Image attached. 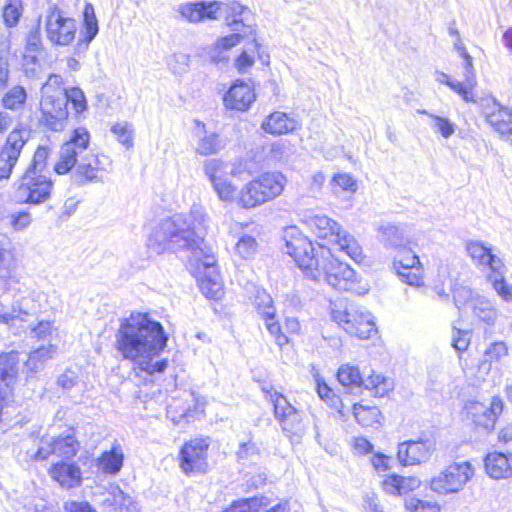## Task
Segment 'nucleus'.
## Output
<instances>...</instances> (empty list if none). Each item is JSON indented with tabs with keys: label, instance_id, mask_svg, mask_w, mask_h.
<instances>
[{
	"label": "nucleus",
	"instance_id": "nucleus-1",
	"mask_svg": "<svg viewBox=\"0 0 512 512\" xmlns=\"http://www.w3.org/2000/svg\"><path fill=\"white\" fill-rule=\"evenodd\" d=\"M167 341L168 335L160 322L152 319L148 313L134 312L120 320L115 334V349L124 360L153 375L167 368V359H159Z\"/></svg>",
	"mask_w": 512,
	"mask_h": 512
},
{
	"label": "nucleus",
	"instance_id": "nucleus-2",
	"mask_svg": "<svg viewBox=\"0 0 512 512\" xmlns=\"http://www.w3.org/2000/svg\"><path fill=\"white\" fill-rule=\"evenodd\" d=\"M320 254L315 253L312 242L295 228L285 232V252L290 255L304 275L315 282H326L339 291H349L356 282V272L338 260L331 248L319 244Z\"/></svg>",
	"mask_w": 512,
	"mask_h": 512
},
{
	"label": "nucleus",
	"instance_id": "nucleus-3",
	"mask_svg": "<svg viewBox=\"0 0 512 512\" xmlns=\"http://www.w3.org/2000/svg\"><path fill=\"white\" fill-rule=\"evenodd\" d=\"M208 216L201 205L194 204L189 213H179L164 219L150 235L149 249L156 253L190 251L196 260L205 254L204 232Z\"/></svg>",
	"mask_w": 512,
	"mask_h": 512
},
{
	"label": "nucleus",
	"instance_id": "nucleus-4",
	"mask_svg": "<svg viewBox=\"0 0 512 512\" xmlns=\"http://www.w3.org/2000/svg\"><path fill=\"white\" fill-rule=\"evenodd\" d=\"M73 168L71 179L78 186L96 182L98 172L103 170L101 158L90 149V133L84 127L71 132L69 139L61 145L53 167L59 175L67 174Z\"/></svg>",
	"mask_w": 512,
	"mask_h": 512
},
{
	"label": "nucleus",
	"instance_id": "nucleus-5",
	"mask_svg": "<svg viewBox=\"0 0 512 512\" xmlns=\"http://www.w3.org/2000/svg\"><path fill=\"white\" fill-rule=\"evenodd\" d=\"M307 224L315 236L327 241L331 245V251L345 253L355 262L362 260V248L357 240L349 233L341 231L337 222L325 215H314L309 217ZM326 247V244H324Z\"/></svg>",
	"mask_w": 512,
	"mask_h": 512
},
{
	"label": "nucleus",
	"instance_id": "nucleus-6",
	"mask_svg": "<svg viewBox=\"0 0 512 512\" xmlns=\"http://www.w3.org/2000/svg\"><path fill=\"white\" fill-rule=\"evenodd\" d=\"M286 182V177L282 173H264L259 179L249 182L241 189L237 203L246 209L259 206L279 196Z\"/></svg>",
	"mask_w": 512,
	"mask_h": 512
},
{
	"label": "nucleus",
	"instance_id": "nucleus-7",
	"mask_svg": "<svg viewBox=\"0 0 512 512\" xmlns=\"http://www.w3.org/2000/svg\"><path fill=\"white\" fill-rule=\"evenodd\" d=\"M337 380L347 389V392L354 393L364 387L374 392L375 396L382 397L392 389V382L381 374H369L364 376L358 367L349 364L341 365L337 372Z\"/></svg>",
	"mask_w": 512,
	"mask_h": 512
},
{
	"label": "nucleus",
	"instance_id": "nucleus-8",
	"mask_svg": "<svg viewBox=\"0 0 512 512\" xmlns=\"http://www.w3.org/2000/svg\"><path fill=\"white\" fill-rule=\"evenodd\" d=\"M46 38L53 45L67 46L73 42L77 32V22L61 10L57 4H50L44 15Z\"/></svg>",
	"mask_w": 512,
	"mask_h": 512
},
{
	"label": "nucleus",
	"instance_id": "nucleus-9",
	"mask_svg": "<svg viewBox=\"0 0 512 512\" xmlns=\"http://www.w3.org/2000/svg\"><path fill=\"white\" fill-rule=\"evenodd\" d=\"M53 190V181L43 173L26 170L16 189L15 198L19 203L39 205L47 201Z\"/></svg>",
	"mask_w": 512,
	"mask_h": 512
},
{
	"label": "nucleus",
	"instance_id": "nucleus-10",
	"mask_svg": "<svg viewBox=\"0 0 512 512\" xmlns=\"http://www.w3.org/2000/svg\"><path fill=\"white\" fill-rule=\"evenodd\" d=\"M331 318L349 335L359 339H369L377 333V328L370 312H363L353 307L332 309Z\"/></svg>",
	"mask_w": 512,
	"mask_h": 512
},
{
	"label": "nucleus",
	"instance_id": "nucleus-11",
	"mask_svg": "<svg viewBox=\"0 0 512 512\" xmlns=\"http://www.w3.org/2000/svg\"><path fill=\"white\" fill-rule=\"evenodd\" d=\"M473 475L474 469L470 462H453L431 479L430 488L434 492L444 495L457 493L463 489Z\"/></svg>",
	"mask_w": 512,
	"mask_h": 512
},
{
	"label": "nucleus",
	"instance_id": "nucleus-12",
	"mask_svg": "<svg viewBox=\"0 0 512 512\" xmlns=\"http://www.w3.org/2000/svg\"><path fill=\"white\" fill-rule=\"evenodd\" d=\"M31 137V129L19 124L7 136L0 150V180L9 179L21 152Z\"/></svg>",
	"mask_w": 512,
	"mask_h": 512
},
{
	"label": "nucleus",
	"instance_id": "nucleus-13",
	"mask_svg": "<svg viewBox=\"0 0 512 512\" xmlns=\"http://www.w3.org/2000/svg\"><path fill=\"white\" fill-rule=\"evenodd\" d=\"M263 391L269 396L274 407L275 418L279 421L283 432L288 437L301 436L304 431V425L300 412L294 408L287 399L277 391L263 388Z\"/></svg>",
	"mask_w": 512,
	"mask_h": 512
},
{
	"label": "nucleus",
	"instance_id": "nucleus-14",
	"mask_svg": "<svg viewBox=\"0 0 512 512\" xmlns=\"http://www.w3.org/2000/svg\"><path fill=\"white\" fill-rule=\"evenodd\" d=\"M79 442L72 431L58 437H43L35 453V460H46L50 455L63 459H72L78 449Z\"/></svg>",
	"mask_w": 512,
	"mask_h": 512
},
{
	"label": "nucleus",
	"instance_id": "nucleus-15",
	"mask_svg": "<svg viewBox=\"0 0 512 512\" xmlns=\"http://www.w3.org/2000/svg\"><path fill=\"white\" fill-rule=\"evenodd\" d=\"M21 361L18 351L0 354V423L4 422V402L11 394L12 387L17 381Z\"/></svg>",
	"mask_w": 512,
	"mask_h": 512
},
{
	"label": "nucleus",
	"instance_id": "nucleus-16",
	"mask_svg": "<svg viewBox=\"0 0 512 512\" xmlns=\"http://www.w3.org/2000/svg\"><path fill=\"white\" fill-rule=\"evenodd\" d=\"M65 97L42 96L40 101L41 124L53 132L63 131L68 124V109Z\"/></svg>",
	"mask_w": 512,
	"mask_h": 512
},
{
	"label": "nucleus",
	"instance_id": "nucleus-17",
	"mask_svg": "<svg viewBox=\"0 0 512 512\" xmlns=\"http://www.w3.org/2000/svg\"><path fill=\"white\" fill-rule=\"evenodd\" d=\"M209 444L203 439H193L186 442L179 453L180 467L189 475L204 473L208 467L207 451Z\"/></svg>",
	"mask_w": 512,
	"mask_h": 512
},
{
	"label": "nucleus",
	"instance_id": "nucleus-18",
	"mask_svg": "<svg viewBox=\"0 0 512 512\" xmlns=\"http://www.w3.org/2000/svg\"><path fill=\"white\" fill-rule=\"evenodd\" d=\"M228 164L220 159H208L204 162L203 170L211 182L219 199L231 202L236 199V187L225 176Z\"/></svg>",
	"mask_w": 512,
	"mask_h": 512
},
{
	"label": "nucleus",
	"instance_id": "nucleus-19",
	"mask_svg": "<svg viewBox=\"0 0 512 512\" xmlns=\"http://www.w3.org/2000/svg\"><path fill=\"white\" fill-rule=\"evenodd\" d=\"M198 270V283L202 293L209 299H218L222 294L220 276L213 255L205 253L195 260Z\"/></svg>",
	"mask_w": 512,
	"mask_h": 512
},
{
	"label": "nucleus",
	"instance_id": "nucleus-20",
	"mask_svg": "<svg viewBox=\"0 0 512 512\" xmlns=\"http://www.w3.org/2000/svg\"><path fill=\"white\" fill-rule=\"evenodd\" d=\"M436 450L431 438H419L399 443L397 458L401 465L410 466L427 462Z\"/></svg>",
	"mask_w": 512,
	"mask_h": 512
},
{
	"label": "nucleus",
	"instance_id": "nucleus-21",
	"mask_svg": "<svg viewBox=\"0 0 512 512\" xmlns=\"http://www.w3.org/2000/svg\"><path fill=\"white\" fill-rule=\"evenodd\" d=\"M465 408L475 425L490 431L503 411V401L499 397H493L489 407L478 401H470Z\"/></svg>",
	"mask_w": 512,
	"mask_h": 512
},
{
	"label": "nucleus",
	"instance_id": "nucleus-22",
	"mask_svg": "<svg viewBox=\"0 0 512 512\" xmlns=\"http://www.w3.org/2000/svg\"><path fill=\"white\" fill-rule=\"evenodd\" d=\"M225 12L226 24L233 31H243L244 34H252L254 19L251 10L237 1L222 3L221 9Z\"/></svg>",
	"mask_w": 512,
	"mask_h": 512
},
{
	"label": "nucleus",
	"instance_id": "nucleus-23",
	"mask_svg": "<svg viewBox=\"0 0 512 512\" xmlns=\"http://www.w3.org/2000/svg\"><path fill=\"white\" fill-rule=\"evenodd\" d=\"M253 87L249 83L236 81L224 96V105L227 109L246 111L255 101Z\"/></svg>",
	"mask_w": 512,
	"mask_h": 512
},
{
	"label": "nucleus",
	"instance_id": "nucleus-24",
	"mask_svg": "<svg viewBox=\"0 0 512 512\" xmlns=\"http://www.w3.org/2000/svg\"><path fill=\"white\" fill-rule=\"evenodd\" d=\"M195 123L197 126L196 153L201 156H209L217 154L225 148L226 142L219 134L208 131L206 125L199 120H196Z\"/></svg>",
	"mask_w": 512,
	"mask_h": 512
},
{
	"label": "nucleus",
	"instance_id": "nucleus-25",
	"mask_svg": "<svg viewBox=\"0 0 512 512\" xmlns=\"http://www.w3.org/2000/svg\"><path fill=\"white\" fill-rule=\"evenodd\" d=\"M221 9V2L200 1L196 3H185L179 6V13L189 22L198 23L204 19H217V14Z\"/></svg>",
	"mask_w": 512,
	"mask_h": 512
},
{
	"label": "nucleus",
	"instance_id": "nucleus-26",
	"mask_svg": "<svg viewBox=\"0 0 512 512\" xmlns=\"http://www.w3.org/2000/svg\"><path fill=\"white\" fill-rule=\"evenodd\" d=\"M49 475L63 488H75L81 485L82 473L76 463L60 461L49 469Z\"/></svg>",
	"mask_w": 512,
	"mask_h": 512
},
{
	"label": "nucleus",
	"instance_id": "nucleus-27",
	"mask_svg": "<svg viewBox=\"0 0 512 512\" xmlns=\"http://www.w3.org/2000/svg\"><path fill=\"white\" fill-rule=\"evenodd\" d=\"M494 108L486 113L487 122L498 132L504 140L512 145V110L500 105L495 100Z\"/></svg>",
	"mask_w": 512,
	"mask_h": 512
},
{
	"label": "nucleus",
	"instance_id": "nucleus-28",
	"mask_svg": "<svg viewBox=\"0 0 512 512\" xmlns=\"http://www.w3.org/2000/svg\"><path fill=\"white\" fill-rule=\"evenodd\" d=\"M466 250L477 266L488 267L490 272L504 268L502 260L480 241H469L466 245Z\"/></svg>",
	"mask_w": 512,
	"mask_h": 512
},
{
	"label": "nucleus",
	"instance_id": "nucleus-29",
	"mask_svg": "<svg viewBox=\"0 0 512 512\" xmlns=\"http://www.w3.org/2000/svg\"><path fill=\"white\" fill-rule=\"evenodd\" d=\"M300 127L299 122L288 114L275 111L265 118L261 128L272 135L288 134Z\"/></svg>",
	"mask_w": 512,
	"mask_h": 512
},
{
	"label": "nucleus",
	"instance_id": "nucleus-30",
	"mask_svg": "<svg viewBox=\"0 0 512 512\" xmlns=\"http://www.w3.org/2000/svg\"><path fill=\"white\" fill-rule=\"evenodd\" d=\"M485 469L491 478H508L512 474V454L489 453L485 458Z\"/></svg>",
	"mask_w": 512,
	"mask_h": 512
},
{
	"label": "nucleus",
	"instance_id": "nucleus-31",
	"mask_svg": "<svg viewBox=\"0 0 512 512\" xmlns=\"http://www.w3.org/2000/svg\"><path fill=\"white\" fill-rule=\"evenodd\" d=\"M98 31L99 27L94 7L88 3L83 10V30L80 32V38L77 42L78 51L87 50L91 41L98 34Z\"/></svg>",
	"mask_w": 512,
	"mask_h": 512
},
{
	"label": "nucleus",
	"instance_id": "nucleus-32",
	"mask_svg": "<svg viewBox=\"0 0 512 512\" xmlns=\"http://www.w3.org/2000/svg\"><path fill=\"white\" fill-rule=\"evenodd\" d=\"M420 484L421 481L417 477L393 474L383 481V489L389 494L402 495L415 490Z\"/></svg>",
	"mask_w": 512,
	"mask_h": 512
},
{
	"label": "nucleus",
	"instance_id": "nucleus-33",
	"mask_svg": "<svg viewBox=\"0 0 512 512\" xmlns=\"http://www.w3.org/2000/svg\"><path fill=\"white\" fill-rule=\"evenodd\" d=\"M470 309L473 317L478 321L489 326L495 325L498 318V310L487 297L480 295L475 299Z\"/></svg>",
	"mask_w": 512,
	"mask_h": 512
},
{
	"label": "nucleus",
	"instance_id": "nucleus-34",
	"mask_svg": "<svg viewBox=\"0 0 512 512\" xmlns=\"http://www.w3.org/2000/svg\"><path fill=\"white\" fill-rule=\"evenodd\" d=\"M124 455L119 444H114L109 451H105L98 459L99 468L107 474H117L123 466Z\"/></svg>",
	"mask_w": 512,
	"mask_h": 512
},
{
	"label": "nucleus",
	"instance_id": "nucleus-35",
	"mask_svg": "<svg viewBox=\"0 0 512 512\" xmlns=\"http://www.w3.org/2000/svg\"><path fill=\"white\" fill-rule=\"evenodd\" d=\"M380 242L386 247L396 251L405 249L406 242L403 231L395 225H385L379 228Z\"/></svg>",
	"mask_w": 512,
	"mask_h": 512
},
{
	"label": "nucleus",
	"instance_id": "nucleus-36",
	"mask_svg": "<svg viewBox=\"0 0 512 512\" xmlns=\"http://www.w3.org/2000/svg\"><path fill=\"white\" fill-rule=\"evenodd\" d=\"M9 241L7 237L0 234V283L2 288H6L7 281L12 274L13 254L8 248Z\"/></svg>",
	"mask_w": 512,
	"mask_h": 512
},
{
	"label": "nucleus",
	"instance_id": "nucleus-37",
	"mask_svg": "<svg viewBox=\"0 0 512 512\" xmlns=\"http://www.w3.org/2000/svg\"><path fill=\"white\" fill-rule=\"evenodd\" d=\"M353 414L356 421L363 427H374L380 423L381 411L376 406L353 405Z\"/></svg>",
	"mask_w": 512,
	"mask_h": 512
},
{
	"label": "nucleus",
	"instance_id": "nucleus-38",
	"mask_svg": "<svg viewBox=\"0 0 512 512\" xmlns=\"http://www.w3.org/2000/svg\"><path fill=\"white\" fill-rule=\"evenodd\" d=\"M506 268L498 269V271L490 272L487 275L488 281L491 283L495 292L506 302H512V284H508L505 280Z\"/></svg>",
	"mask_w": 512,
	"mask_h": 512
},
{
	"label": "nucleus",
	"instance_id": "nucleus-39",
	"mask_svg": "<svg viewBox=\"0 0 512 512\" xmlns=\"http://www.w3.org/2000/svg\"><path fill=\"white\" fill-rule=\"evenodd\" d=\"M269 505V499L265 496L245 498L234 501L230 507L222 512H259L261 508Z\"/></svg>",
	"mask_w": 512,
	"mask_h": 512
},
{
	"label": "nucleus",
	"instance_id": "nucleus-40",
	"mask_svg": "<svg viewBox=\"0 0 512 512\" xmlns=\"http://www.w3.org/2000/svg\"><path fill=\"white\" fill-rule=\"evenodd\" d=\"M56 353V347L53 345L42 346L29 354L28 359L25 362L27 369L31 372H37L40 370L44 363L51 359Z\"/></svg>",
	"mask_w": 512,
	"mask_h": 512
},
{
	"label": "nucleus",
	"instance_id": "nucleus-41",
	"mask_svg": "<svg viewBox=\"0 0 512 512\" xmlns=\"http://www.w3.org/2000/svg\"><path fill=\"white\" fill-rule=\"evenodd\" d=\"M27 100V91L23 86L16 85L9 89L2 97V106L5 109L17 111L24 107Z\"/></svg>",
	"mask_w": 512,
	"mask_h": 512
},
{
	"label": "nucleus",
	"instance_id": "nucleus-42",
	"mask_svg": "<svg viewBox=\"0 0 512 512\" xmlns=\"http://www.w3.org/2000/svg\"><path fill=\"white\" fill-rule=\"evenodd\" d=\"M453 301L455 306L461 310L463 308H471L475 299L480 296L471 287L463 284H455L453 288Z\"/></svg>",
	"mask_w": 512,
	"mask_h": 512
},
{
	"label": "nucleus",
	"instance_id": "nucleus-43",
	"mask_svg": "<svg viewBox=\"0 0 512 512\" xmlns=\"http://www.w3.org/2000/svg\"><path fill=\"white\" fill-rule=\"evenodd\" d=\"M23 13L22 0H6L3 6L2 17L6 27H16Z\"/></svg>",
	"mask_w": 512,
	"mask_h": 512
},
{
	"label": "nucleus",
	"instance_id": "nucleus-44",
	"mask_svg": "<svg viewBox=\"0 0 512 512\" xmlns=\"http://www.w3.org/2000/svg\"><path fill=\"white\" fill-rule=\"evenodd\" d=\"M399 253L403 254L402 256H396L394 258L392 269H416V271H419L421 268V262L419 260V257L414 254L410 249H407L405 246V249H401L398 251Z\"/></svg>",
	"mask_w": 512,
	"mask_h": 512
},
{
	"label": "nucleus",
	"instance_id": "nucleus-45",
	"mask_svg": "<svg viewBox=\"0 0 512 512\" xmlns=\"http://www.w3.org/2000/svg\"><path fill=\"white\" fill-rule=\"evenodd\" d=\"M40 22L41 17L38 18L37 22L29 29L25 36V51L40 53L43 50L42 37L40 33Z\"/></svg>",
	"mask_w": 512,
	"mask_h": 512
},
{
	"label": "nucleus",
	"instance_id": "nucleus-46",
	"mask_svg": "<svg viewBox=\"0 0 512 512\" xmlns=\"http://www.w3.org/2000/svg\"><path fill=\"white\" fill-rule=\"evenodd\" d=\"M67 88L63 87V79L58 74H50L47 81L43 84L42 96H52L54 98L65 97Z\"/></svg>",
	"mask_w": 512,
	"mask_h": 512
},
{
	"label": "nucleus",
	"instance_id": "nucleus-47",
	"mask_svg": "<svg viewBox=\"0 0 512 512\" xmlns=\"http://www.w3.org/2000/svg\"><path fill=\"white\" fill-rule=\"evenodd\" d=\"M65 106L71 103L76 114H81L87 109V100L84 92L79 87L68 88L65 93Z\"/></svg>",
	"mask_w": 512,
	"mask_h": 512
},
{
	"label": "nucleus",
	"instance_id": "nucleus-48",
	"mask_svg": "<svg viewBox=\"0 0 512 512\" xmlns=\"http://www.w3.org/2000/svg\"><path fill=\"white\" fill-rule=\"evenodd\" d=\"M258 243L256 239L250 235H243L236 243L235 249L237 254L243 259L251 258L257 251Z\"/></svg>",
	"mask_w": 512,
	"mask_h": 512
},
{
	"label": "nucleus",
	"instance_id": "nucleus-49",
	"mask_svg": "<svg viewBox=\"0 0 512 512\" xmlns=\"http://www.w3.org/2000/svg\"><path fill=\"white\" fill-rule=\"evenodd\" d=\"M255 307L258 313L263 317L275 316V308L273 306V300L269 294L265 291H257L255 296Z\"/></svg>",
	"mask_w": 512,
	"mask_h": 512
},
{
	"label": "nucleus",
	"instance_id": "nucleus-50",
	"mask_svg": "<svg viewBox=\"0 0 512 512\" xmlns=\"http://www.w3.org/2000/svg\"><path fill=\"white\" fill-rule=\"evenodd\" d=\"M49 155H50L49 147L40 145L36 149L33 159L26 170H32L33 172L44 174Z\"/></svg>",
	"mask_w": 512,
	"mask_h": 512
},
{
	"label": "nucleus",
	"instance_id": "nucleus-51",
	"mask_svg": "<svg viewBox=\"0 0 512 512\" xmlns=\"http://www.w3.org/2000/svg\"><path fill=\"white\" fill-rule=\"evenodd\" d=\"M111 131L117 136L118 141L131 148L133 146V129L128 122L116 123L111 127Z\"/></svg>",
	"mask_w": 512,
	"mask_h": 512
},
{
	"label": "nucleus",
	"instance_id": "nucleus-52",
	"mask_svg": "<svg viewBox=\"0 0 512 512\" xmlns=\"http://www.w3.org/2000/svg\"><path fill=\"white\" fill-rule=\"evenodd\" d=\"M508 347L503 341H496L491 343L484 352L486 362H497L503 357L507 356Z\"/></svg>",
	"mask_w": 512,
	"mask_h": 512
},
{
	"label": "nucleus",
	"instance_id": "nucleus-53",
	"mask_svg": "<svg viewBox=\"0 0 512 512\" xmlns=\"http://www.w3.org/2000/svg\"><path fill=\"white\" fill-rule=\"evenodd\" d=\"M471 341V331L462 330L453 327L452 330V346L458 352H464L468 349Z\"/></svg>",
	"mask_w": 512,
	"mask_h": 512
},
{
	"label": "nucleus",
	"instance_id": "nucleus-54",
	"mask_svg": "<svg viewBox=\"0 0 512 512\" xmlns=\"http://www.w3.org/2000/svg\"><path fill=\"white\" fill-rule=\"evenodd\" d=\"M265 326L269 334L274 338L275 343L282 347L288 343V338L281 331V327L278 321L275 320V316L265 317Z\"/></svg>",
	"mask_w": 512,
	"mask_h": 512
},
{
	"label": "nucleus",
	"instance_id": "nucleus-55",
	"mask_svg": "<svg viewBox=\"0 0 512 512\" xmlns=\"http://www.w3.org/2000/svg\"><path fill=\"white\" fill-rule=\"evenodd\" d=\"M434 120L433 127L444 137L449 138L454 134L456 125L452 123L448 118L441 117L435 114H429Z\"/></svg>",
	"mask_w": 512,
	"mask_h": 512
},
{
	"label": "nucleus",
	"instance_id": "nucleus-56",
	"mask_svg": "<svg viewBox=\"0 0 512 512\" xmlns=\"http://www.w3.org/2000/svg\"><path fill=\"white\" fill-rule=\"evenodd\" d=\"M407 508L412 512H440V506L436 502L411 498L407 502Z\"/></svg>",
	"mask_w": 512,
	"mask_h": 512
},
{
	"label": "nucleus",
	"instance_id": "nucleus-57",
	"mask_svg": "<svg viewBox=\"0 0 512 512\" xmlns=\"http://www.w3.org/2000/svg\"><path fill=\"white\" fill-rule=\"evenodd\" d=\"M393 270L402 282L407 283L410 286L420 287L424 284L422 276L419 274V271H416V269L405 270L401 268Z\"/></svg>",
	"mask_w": 512,
	"mask_h": 512
},
{
	"label": "nucleus",
	"instance_id": "nucleus-58",
	"mask_svg": "<svg viewBox=\"0 0 512 512\" xmlns=\"http://www.w3.org/2000/svg\"><path fill=\"white\" fill-rule=\"evenodd\" d=\"M332 181L344 191L355 192L357 190L356 180L347 173L335 174Z\"/></svg>",
	"mask_w": 512,
	"mask_h": 512
},
{
	"label": "nucleus",
	"instance_id": "nucleus-59",
	"mask_svg": "<svg viewBox=\"0 0 512 512\" xmlns=\"http://www.w3.org/2000/svg\"><path fill=\"white\" fill-rule=\"evenodd\" d=\"M246 35L247 34H244L243 31H234V33L219 39L215 43L216 51H218L220 48H223V50H226L228 52V50L236 46L241 41V39Z\"/></svg>",
	"mask_w": 512,
	"mask_h": 512
},
{
	"label": "nucleus",
	"instance_id": "nucleus-60",
	"mask_svg": "<svg viewBox=\"0 0 512 512\" xmlns=\"http://www.w3.org/2000/svg\"><path fill=\"white\" fill-rule=\"evenodd\" d=\"M28 313L21 309L16 310L15 308L11 312L0 311V323L8 326L14 325L16 321H25Z\"/></svg>",
	"mask_w": 512,
	"mask_h": 512
},
{
	"label": "nucleus",
	"instance_id": "nucleus-61",
	"mask_svg": "<svg viewBox=\"0 0 512 512\" xmlns=\"http://www.w3.org/2000/svg\"><path fill=\"white\" fill-rule=\"evenodd\" d=\"M31 223V215L28 212L21 211L11 215V225L14 230L21 231L26 229Z\"/></svg>",
	"mask_w": 512,
	"mask_h": 512
},
{
	"label": "nucleus",
	"instance_id": "nucleus-62",
	"mask_svg": "<svg viewBox=\"0 0 512 512\" xmlns=\"http://www.w3.org/2000/svg\"><path fill=\"white\" fill-rule=\"evenodd\" d=\"M38 54L33 52H26L23 56V70L27 77L32 78L36 75V69H29V65H38Z\"/></svg>",
	"mask_w": 512,
	"mask_h": 512
},
{
	"label": "nucleus",
	"instance_id": "nucleus-63",
	"mask_svg": "<svg viewBox=\"0 0 512 512\" xmlns=\"http://www.w3.org/2000/svg\"><path fill=\"white\" fill-rule=\"evenodd\" d=\"M447 86L461 95L465 101H473L472 92L465 83L451 79Z\"/></svg>",
	"mask_w": 512,
	"mask_h": 512
},
{
	"label": "nucleus",
	"instance_id": "nucleus-64",
	"mask_svg": "<svg viewBox=\"0 0 512 512\" xmlns=\"http://www.w3.org/2000/svg\"><path fill=\"white\" fill-rule=\"evenodd\" d=\"M66 512H97L88 502L70 501L65 503Z\"/></svg>",
	"mask_w": 512,
	"mask_h": 512
}]
</instances>
